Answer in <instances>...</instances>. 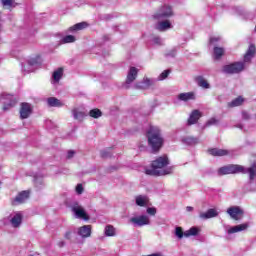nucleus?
Returning <instances> with one entry per match:
<instances>
[{
	"label": "nucleus",
	"instance_id": "f704fd0d",
	"mask_svg": "<svg viewBox=\"0 0 256 256\" xmlns=\"http://www.w3.org/2000/svg\"><path fill=\"white\" fill-rule=\"evenodd\" d=\"M77 39L73 35H67L62 39V43H75Z\"/></svg>",
	"mask_w": 256,
	"mask_h": 256
},
{
	"label": "nucleus",
	"instance_id": "c756f323",
	"mask_svg": "<svg viewBox=\"0 0 256 256\" xmlns=\"http://www.w3.org/2000/svg\"><path fill=\"white\" fill-rule=\"evenodd\" d=\"M247 172L249 173L250 181H253L256 177V163L254 162L251 167L247 169Z\"/></svg>",
	"mask_w": 256,
	"mask_h": 256
},
{
	"label": "nucleus",
	"instance_id": "ea45409f",
	"mask_svg": "<svg viewBox=\"0 0 256 256\" xmlns=\"http://www.w3.org/2000/svg\"><path fill=\"white\" fill-rule=\"evenodd\" d=\"M217 123H219V121L215 118H211L210 120H208V122L206 123V125L208 127H211V125H217Z\"/></svg>",
	"mask_w": 256,
	"mask_h": 256
},
{
	"label": "nucleus",
	"instance_id": "a878e982",
	"mask_svg": "<svg viewBox=\"0 0 256 256\" xmlns=\"http://www.w3.org/2000/svg\"><path fill=\"white\" fill-rule=\"evenodd\" d=\"M167 29H171V22L169 20H164L158 23V31H167Z\"/></svg>",
	"mask_w": 256,
	"mask_h": 256
},
{
	"label": "nucleus",
	"instance_id": "6e6552de",
	"mask_svg": "<svg viewBox=\"0 0 256 256\" xmlns=\"http://www.w3.org/2000/svg\"><path fill=\"white\" fill-rule=\"evenodd\" d=\"M31 197V191L24 190L17 194V196L12 200V205H21Z\"/></svg>",
	"mask_w": 256,
	"mask_h": 256
},
{
	"label": "nucleus",
	"instance_id": "7ed1b4c3",
	"mask_svg": "<svg viewBox=\"0 0 256 256\" xmlns=\"http://www.w3.org/2000/svg\"><path fill=\"white\" fill-rule=\"evenodd\" d=\"M169 165V157L167 155L160 156L152 161L151 169H146V175H152L153 177H161L162 175H171L173 173V167H167Z\"/></svg>",
	"mask_w": 256,
	"mask_h": 256
},
{
	"label": "nucleus",
	"instance_id": "72a5a7b5",
	"mask_svg": "<svg viewBox=\"0 0 256 256\" xmlns=\"http://www.w3.org/2000/svg\"><path fill=\"white\" fill-rule=\"evenodd\" d=\"M3 7H8V9H11V7H15V0H1Z\"/></svg>",
	"mask_w": 256,
	"mask_h": 256
},
{
	"label": "nucleus",
	"instance_id": "2f4dec72",
	"mask_svg": "<svg viewBox=\"0 0 256 256\" xmlns=\"http://www.w3.org/2000/svg\"><path fill=\"white\" fill-rule=\"evenodd\" d=\"M184 143H186V145H197V143H199V138L190 136L184 139Z\"/></svg>",
	"mask_w": 256,
	"mask_h": 256
},
{
	"label": "nucleus",
	"instance_id": "dca6fc26",
	"mask_svg": "<svg viewBox=\"0 0 256 256\" xmlns=\"http://www.w3.org/2000/svg\"><path fill=\"white\" fill-rule=\"evenodd\" d=\"M6 99H9L10 102L3 105V111H9V109L17 105V98H15L13 95H6Z\"/></svg>",
	"mask_w": 256,
	"mask_h": 256
},
{
	"label": "nucleus",
	"instance_id": "e433bc0d",
	"mask_svg": "<svg viewBox=\"0 0 256 256\" xmlns=\"http://www.w3.org/2000/svg\"><path fill=\"white\" fill-rule=\"evenodd\" d=\"M171 73V70H164L160 76H159V81H164V79H167L169 77V74Z\"/></svg>",
	"mask_w": 256,
	"mask_h": 256
},
{
	"label": "nucleus",
	"instance_id": "6ab92c4d",
	"mask_svg": "<svg viewBox=\"0 0 256 256\" xmlns=\"http://www.w3.org/2000/svg\"><path fill=\"white\" fill-rule=\"evenodd\" d=\"M136 205L138 207H147L149 205V197L145 195L136 196Z\"/></svg>",
	"mask_w": 256,
	"mask_h": 256
},
{
	"label": "nucleus",
	"instance_id": "393cba45",
	"mask_svg": "<svg viewBox=\"0 0 256 256\" xmlns=\"http://www.w3.org/2000/svg\"><path fill=\"white\" fill-rule=\"evenodd\" d=\"M213 53H214V59L216 61H219V59H221V57H223V55H225V48L223 47H214L213 49Z\"/></svg>",
	"mask_w": 256,
	"mask_h": 256
},
{
	"label": "nucleus",
	"instance_id": "0eeeda50",
	"mask_svg": "<svg viewBox=\"0 0 256 256\" xmlns=\"http://www.w3.org/2000/svg\"><path fill=\"white\" fill-rule=\"evenodd\" d=\"M228 215H230L231 219L234 221H241L245 215V211L241 209L239 206H232L227 209Z\"/></svg>",
	"mask_w": 256,
	"mask_h": 256
},
{
	"label": "nucleus",
	"instance_id": "79ce46f5",
	"mask_svg": "<svg viewBox=\"0 0 256 256\" xmlns=\"http://www.w3.org/2000/svg\"><path fill=\"white\" fill-rule=\"evenodd\" d=\"M219 40H220L219 37H210L209 43L210 44L217 43V42H219Z\"/></svg>",
	"mask_w": 256,
	"mask_h": 256
},
{
	"label": "nucleus",
	"instance_id": "8fccbe9b",
	"mask_svg": "<svg viewBox=\"0 0 256 256\" xmlns=\"http://www.w3.org/2000/svg\"><path fill=\"white\" fill-rule=\"evenodd\" d=\"M156 43H159V38H155Z\"/></svg>",
	"mask_w": 256,
	"mask_h": 256
},
{
	"label": "nucleus",
	"instance_id": "c85d7f7f",
	"mask_svg": "<svg viewBox=\"0 0 256 256\" xmlns=\"http://www.w3.org/2000/svg\"><path fill=\"white\" fill-rule=\"evenodd\" d=\"M52 77L54 81L59 83V81H61V78L63 77V67H60L56 71H54Z\"/></svg>",
	"mask_w": 256,
	"mask_h": 256
},
{
	"label": "nucleus",
	"instance_id": "1a4fd4ad",
	"mask_svg": "<svg viewBox=\"0 0 256 256\" xmlns=\"http://www.w3.org/2000/svg\"><path fill=\"white\" fill-rule=\"evenodd\" d=\"M137 75H139V69L136 67H130L127 77H126V83L127 85H131L135 79H137Z\"/></svg>",
	"mask_w": 256,
	"mask_h": 256
},
{
	"label": "nucleus",
	"instance_id": "4c0bfd02",
	"mask_svg": "<svg viewBox=\"0 0 256 256\" xmlns=\"http://www.w3.org/2000/svg\"><path fill=\"white\" fill-rule=\"evenodd\" d=\"M102 159H109V157H111V151L108 149V150H103L101 151L100 153Z\"/></svg>",
	"mask_w": 256,
	"mask_h": 256
},
{
	"label": "nucleus",
	"instance_id": "7c9ffc66",
	"mask_svg": "<svg viewBox=\"0 0 256 256\" xmlns=\"http://www.w3.org/2000/svg\"><path fill=\"white\" fill-rule=\"evenodd\" d=\"M89 115L93 119H99V117H101L103 115V112H101L99 110V108H95V109L90 110Z\"/></svg>",
	"mask_w": 256,
	"mask_h": 256
},
{
	"label": "nucleus",
	"instance_id": "ddd939ff",
	"mask_svg": "<svg viewBox=\"0 0 256 256\" xmlns=\"http://www.w3.org/2000/svg\"><path fill=\"white\" fill-rule=\"evenodd\" d=\"M246 229H249V223H247V222L231 227L230 229H228V233H229V235H231L233 233H239L241 231H246Z\"/></svg>",
	"mask_w": 256,
	"mask_h": 256
},
{
	"label": "nucleus",
	"instance_id": "f03ea898",
	"mask_svg": "<svg viewBox=\"0 0 256 256\" xmlns=\"http://www.w3.org/2000/svg\"><path fill=\"white\" fill-rule=\"evenodd\" d=\"M146 138L152 153L157 154L161 149H163V145H165V138H163L161 128L151 125L146 130Z\"/></svg>",
	"mask_w": 256,
	"mask_h": 256
},
{
	"label": "nucleus",
	"instance_id": "39448f33",
	"mask_svg": "<svg viewBox=\"0 0 256 256\" xmlns=\"http://www.w3.org/2000/svg\"><path fill=\"white\" fill-rule=\"evenodd\" d=\"M173 17V8L169 5L162 6L154 15V19H167Z\"/></svg>",
	"mask_w": 256,
	"mask_h": 256
},
{
	"label": "nucleus",
	"instance_id": "c9c22d12",
	"mask_svg": "<svg viewBox=\"0 0 256 256\" xmlns=\"http://www.w3.org/2000/svg\"><path fill=\"white\" fill-rule=\"evenodd\" d=\"M175 235L176 237H178V239H183V237H185V232H183V228L176 227Z\"/></svg>",
	"mask_w": 256,
	"mask_h": 256
},
{
	"label": "nucleus",
	"instance_id": "a18cd8bd",
	"mask_svg": "<svg viewBox=\"0 0 256 256\" xmlns=\"http://www.w3.org/2000/svg\"><path fill=\"white\" fill-rule=\"evenodd\" d=\"M243 119H251V117L249 116V114L247 112H243Z\"/></svg>",
	"mask_w": 256,
	"mask_h": 256
},
{
	"label": "nucleus",
	"instance_id": "f8f14e48",
	"mask_svg": "<svg viewBox=\"0 0 256 256\" xmlns=\"http://www.w3.org/2000/svg\"><path fill=\"white\" fill-rule=\"evenodd\" d=\"M208 152L213 157H225V156L229 155V151H227L225 149H219V148H211L208 150Z\"/></svg>",
	"mask_w": 256,
	"mask_h": 256
},
{
	"label": "nucleus",
	"instance_id": "b1692460",
	"mask_svg": "<svg viewBox=\"0 0 256 256\" xmlns=\"http://www.w3.org/2000/svg\"><path fill=\"white\" fill-rule=\"evenodd\" d=\"M244 101H245V99H243L241 96H238L237 98H235L231 102H228L227 106L230 109H233V107H240V105H243Z\"/></svg>",
	"mask_w": 256,
	"mask_h": 256
},
{
	"label": "nucleus",
	"instance_id": "f257e3e1",
	"mask_svg": "<svg viewBox=\"0 0 256 256\" xmlns=\"http://www.w3.org/2000/svg\"><path fill=\"white\" fill-rule=\"evenodd\" d=\"M256 55V46L255 44H250L246 53L244 54V62H234L228 65L223 66L222 72L228 75H235L241 73L245 69V63H251V60Z\"/></svg>",
	"mask_w": 256,
	"mask_h": 256
},
{
	"label": "nucleus",
	"instance_id": "f3484780",
	"mask_svg": "<svg viewBox=\"0 0 256 256\" xmlns=\"http://www.w3.org/2000/svg\"><path fill=\"white\" fill-rule=\"evenodd\" d=\"M201 119V113L199 110H193L188 118V125H195L197 121Z\"/></svg>",
	"mask_w": 256,
	"mask_h": 256
},
{
	"label": "nucleus",
	"instance_id": "412c9836",
	"mask_svg": "<svg viewBox=\"0 0 256 256\" xmlns=\"http://www.w3.org/2000/svg\"><path fill=\"white\" fill-rule=\"evenodd\" d=\"M89 27V24L87 22H80L77 23L69 28V31L75 32V31H83V29H87Z\"/></svg>",
	"mask_w": 256,
	"mask_h": 256
},
{
	"label": "nucleus",
	"instance_id": "09e8293b",
	"mask_svg": "<svg viewBox=\"0 0 256 256\" xmlns=\"http://www.w3.org/2000/svg\"><path fill=\"white\" fill-rule=\"evenodd\" d=\"M35 63H37V61H35V60H30L29 61V65H35Z\"/></svg>",
	"mask_w": 256,
	"mask_h": 256
},
{
	"label": "nucleus",
	"instance_id": "9d476101",
	"mask_svg": "<svg viewBox=\"0 0 256 256\" xmlns=\"http://www.w3.org/2000/svg\"><path fill=\"white\" fill-rule=\"evenodd\" d=\"M73 213H75L78 219H84V221H89V215L85 212V209L81 208V206H74L72 208Z\"/></svg>",
	"mask_w": 256,
	"mask_h": 256
},
{
	"label": "nucleus",
	"instance_id": "49530a36",
	"mask_svg": "<svg viewBox=\"0 0 256 256\" xmlns=\"http://www.w3.org/2000/svg\"><path fill=\"white\" fill-rule=\"evenodd\" d=\"M65 245V241L61 240L58 242V247H63Z\"/></svg>",
	"mask_w": 256,
	"mask_h": 256
},
{
	"label": "nucleus",
	"instance_id": "aec40b11",
	"mask_svg": "<svg viewBox=\"0 0 256 256\" xmlns=\"http://www.w3.org/2000/svg\"><path fill=\"white\" fill-rule=\"evenodd\" d=\"M178 99L180 101H195V93L193 92L181 93L178 95Z\"/></svg>",
	"mask_w": 256,
	"mask_h": 256
},
{
	"label": "nucleus",
	"instance_id": "423d86ee",
	"mask_svg": "<svg viewBox=\"0 0 256 256\" xmlns=\"http://www.w3.org/2000/svg\"><path fill=\"white\" fill-rule=\"evenodd\" d=\"M20 119H29L33 115V105L29 102H22L19 109Z\"/></svg>",
	"mask_w": 256,
	"mask_h": 256
},
{
	"label": "nucleus",
	"instance_id": "5701e85b",
	"mask_svg": "<svg viewBox=\"0 0 256 256\" xmlns=\"http://www.w3.org/2000/svg\"><path fill=\"white\" fill-rule=\"evenodd\" d=\"M47 103L49 107H63V105H65L61 102V100L57 99L56 97H49L47 99Z\"/></svg>",
	"mask_w": 256,
	"mask_h": 256
},
{
	"label": "nucleus",
	"instance_id": "de8ad7c7",
	"mask_svg": "<svg viewBox=\"0 0 256 256\" xmlns=\"http://www.w3.org/2000/svg\"><path fill=\"white\" fill-rule=\"evenodd\" d=\"M186 211H188V213H191V211H193V207L187 206V207H186Z\"/></svg>",
	"mask_w": 256,
	"mask_h": 256
},
{
	"label": "nucleus",
	"instance_id": "bb28decb",
	"mask_svg": "<svg viewBox=\"0 0 256 256\" xmlns=\"http://www.w3.org/2000/svg\"><path fill=\"white\" fill-rule=\"evenodd\" d=\"M104 233L106 237H115L116 235L115 226L106 225Z\"/></svg>",
	"mask_w": 256,
	"mask_h": 256
},
{
	"label": "nucleus",
	"instance_id": "a19ab883",
	"mask_svg": "<svg viewBox=\"0 0 256 256\" xmlns=\"http://www.w3.org/2000/svg\"><path fill=\"white\" fill-rule=\"evenodd\" d=\"M76 193H78V195H82L83 194V184H77V186H76Z\"/></svg>",
	"mask_w": 256,
	"mask_h": 256
},
{
	"label": "nucleus",
	"instance_id": "a211bd4d",
	"mask_svg": "<svg viewBox=\"0 0 256 256\" xmlns=\"http://www.w3.org/2000/svg\"><path fill=\"white\" fill-rule=\"evenodd\" d=\"M217 215H219L217 210L211 208L208 209L207 212L200 213L199 217L200 219H213V217H217Z\"/></svg>",
	"mask_w": 256,
	"mask_h": 256
},
{
	"label": "nucleus",
	"instance_id": "20e7f679",
	"mask_svg": "<svg viewBox=\"0 0 256 256\" xmlns=\"http://www.w3.org/2000/svg\"><path fill=\"white\" fill-rule=\"evenodd\" d=\"M235 173H245V167L238 164H230L218 169V175H235Z\"/></svg>",
	"mask_w": 256,
	"mask_h": 256
},
{
	"label": "nucleus",
	"instance_id": "58836bf2",
	"mask_svg": "<svg viewBox=\"0 0 256 256\" xmlns=\"http://www.w3.org/2000/svg\"><path fill=\"white\" fill-rule=\"evenodd\" d=\"M147 213L148 215H152V216L157 215V208L155 207L147 208Z\"/></svg>",
	"mask_w": 256,
	"mask_h": 256
},
{
	"label": "nucleus",
	"instance_id": "4be33fe9",
	"mask_svg": "<svg viewBox=\"0 0 256 256\" xmlns=\"http://www.w3.org/2000/svg\"><path fill=\"white\" fill-rule=\"evenodd\" d=\"M10 223L12 224V227H19L21 223H23V215L21 213H17L11 220Z\"/></svg>",
	"mask_w": 256,
	"mask_h": 256
},
{
	"label": "nucleus",
	"instance_id": "4468645a",
	"mask_svg": "<svg viewBox=\"0 0 256 256\" xmlns=\"http://www.w3.org/2000/svg\"><path fill=\"white\" fill-rule=\"evenodd\" d=\"M194 81L197 83L198 87H201L202 89H210L211 87L207 79L203 76H196Z\"/></svg>",
	"mask_w": 256,
	"mask_h": 256
},
{
	"label": "nucleus",
	"instance_id": "2eb2a0df",
	"mask_svg": "<svg viewBox=\"0 0 256 256\" xmlns=\"http://www.w3.org/2000/svg\"><path fill=\"white\" fill-rule=\"evenodd\" d=\"M92 227L91 225H84L78 229V235L83 239H87L91 235Z\"/></svg>",
	"mask_w": 256,
	"mask_h": 256
},
{
	"label": "nucleus",
	"instance_id": "cd10ccee",
	"mask_svg": "<svg viewBox=\"0 0 256 256\" xmlns=\"http://www.w3.org/2000/svg\"><path fill=\"white\" fill-rule=\"evenodd\" d=\"M199 235V228L191 227L189 230L184 232V237H195Z\"/></svg>",
	"mask_w": 256,
	"mask_h": 256
},
{
	"label": "nucleus",
	"instance_id": "9b49d317",
	"mask_svg": "<svg viewBox=\"0 0 256 256\" xmlns=\"http://www.w3.org/2000/svg\"><path fill=\"white\" fill-rule=\"evenodd\" d=\"M131 223L137 225L138 227H143V225H149V217L142 215L139 217H133L130 219Z\"/></svg>",
	"mask_w": 256,
	"mask_h": 256
},
{
	"label": "nucleus",
	"instance_id": "473e14b6",
	"mask_svg": "<svg viewBox=\"0 0 256 256\" xmlns=\"http://www.w3.org/2000/svg\"><path fill=\"white\" fill-rule=\"evenodd\" d=\"M73 115H74V119L78 121H83V119L85 118V113L81 111L73 110Z\"/></svg>",
	"mask_w": 256,
	"mask_h": 256
},
{
	"label": "nucleus",
	"instance_id": "37998d69",
	"mask_svg": "<svg viewBox=\"0 0 256 256\" xmlns=\"http://www.w3.org/2000/svg\"><path fill=\"white\" fill-rule=\"evenodd\" d=\"M74 155H75V151H73V150L68 151L67 159H72V157H73Z\"/></svg>",
	"mask_w": 256,
	"mask_h": 256
},
{
	"label": "nucleus",
	"instance_id": "c03bdc74",
	"mask_svg": "<svg viewBox=\"0 0 256 256\" xmlns=\"http://www.w3.org/2000/svg\"><path fill=\"white\" fill-rule=\"evenodd\" d=\"M64 237H65V239L70 240L71 239V231L66 232Z\"/></svg>",
	"mask_w": 256,
	"mask_h": 256
}]
</instances>
